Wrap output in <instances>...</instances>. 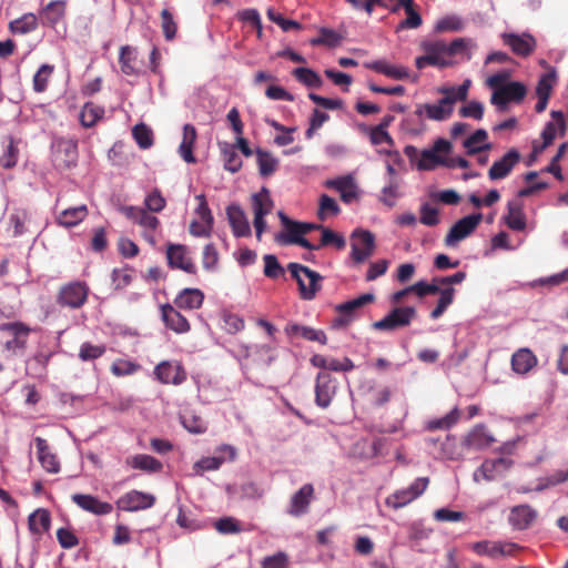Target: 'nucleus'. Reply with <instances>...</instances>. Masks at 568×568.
<instances>
[{"label": "nucleus", "instance_id": "nucleus-1", "mask_svg": "<svg viewBox=\"0 0 568 568\" xmlns=\"http://www.w3.org/2000/svg\"><path fill=\"white\" fill-rule=\"evenodd\" d=\"M509 72L503 71L493 74L487 80V85L493 89L490 103L496 105L499 111H506L509 103H520L527 94L524 83L509 82Z\"/></svg>", "mask_w": 568, "mask_h": 568}, {"label": "nucleus", "instance_id": "nucleus-39", "mask_svg": "<svg viewBox=\"0 0 568 568\" xmlns=\"http://www.w3.org/2000/svg\"><path fill=\"white\" fill-rule=\"evenodd\" d=\"M67 1L65 0H53L49 2L42 10L41 17L43 22L55 26L65 16Z\"/></svg>", "mask_w": 568, "mask_h": 568}, {"label": "nucleus", "instance_id": "nucleus-40", "mask_svg": "<svg viewBox=\"0 0 568 568\" xmlns=\"http://www.w3.org/2000/svg\"><path fill=\"white\" fill-rule=\"evenodd\" d=\"M488 139L486 130L478 129L469 138L464 141V148L467 150L468 155L480 153L481 151L490 150V143H484Z\"/></svg>", "mask_w": 568, "mask_h": 568}, {"label": "nucleus", "instance_id": "nucleus-64", "mask_svg": "<svg viewBox=\"0 0 568 568\" xmlns=\"http://www.w3.org/2000/svg\"><path fill=\"white\" fill-rule=\"evenodd\" d=\"M264 260V275L270 278H277L284 274V268L278 263L275 255L266 254Z\"/></svg>", "mask_w": 568, "mask_h": 568}, {"label": "nucleus", "instance_id": "nucleus-61", "mask_svg": "<svg viewBox=\"0 0 568 568\" xmlns=\"http://www.w3.org/2000/svg\"><path fill=\"white\" fill-rule=\"evenodd\" d=\"M52 71L53 67L49 64H42L39 68L33 77V89L36 92L45 91Z\"/></svg>", "mask_w": 568, "mask_h": 568}, {"label": "nucleus", "instance_id": "nucleus-10", "mask_svg": "<svg viewBox=\"0 0 568 568\" xmlns=\"http://www.w3.org/2000/svg\"><path fill=\"white\" fill-rule=\"evenodd\" d=\"M165 255L170 268L181 270L191 275L196 274V265L186 245L169 243L166 245Z\"/></svg>", "mask_w": 568, "mask_h": 568}, {"label": "nucleus", "instance_id": "nucleus-56", "mask_svg": "<svg viewBox=\"0 0 568 568\" xmlns=\"http://www.w3.org/2000/svg\"><path fill=\"white\" fill-rule=\"evenodd\" d=\"M132 135L136 142V144L141 149H149L153 145V132L152 130L144 123H139L133 126Z\"/></svg>", "mask_w": 568, "mask_h": 568}, {"label": "nucleus", "instance_id": "nucleus-9", "mask_svg": "<svg viewBox=\"0 0 568 568\" xmlns=\"http://www.w3.org/2000/svg\"><path fill=\"white\" fill-rule=\"evenodd\" d=\"M453 145L445 139H437L430 149H424L416 168L420 171H432L438 165L444 166L445 158L442 154L450 153Z\"/></svg>", "mask_w": 568, "mask_h": 568}, {"label": "nucleus", "instance_id": "nucleus-37", "mask_svg": "<svg viewBox=\"0 0 568 568\" xmlns=\"http://www.w3.org/2000/svg\"><path fill=\"white\" fill-rule=\"evenodd\" d=\"M125 465L132 469H139L146 473H159L162 470V463L153 456L138 454L125 459Z\"/></svg>", "mask_w": 568, "mask_h": 568}, {"label": "nucleus", "instance_id": "nucleus-41", "mask_svg": "<svg viewBox=\"0 0 568 568\" xmlns=\"http://www.w3.org/2000/svg\"><path fill=\"white\" fill-rule=\"evenodd\" d=\"M51 517L50 513L44 508H39L33 511L28 518L29 529L32 534L42 535L50 528Z\"/></svg>", "mask_w": 568, "mask_h": 568}, {"label": "nucleus", "instance_id": "nucleus-50", "mask_svg": "<svg viewBox=\"0 0 568 568\" xmlns=\"http://www.w3.org/2000/svg\"><path fill=\"white\" fill-rule=\"evenodd\" d=\"M104 114V110L92 103L88 102L83 105L80 112V122L84 128L93 126Z\"/></svg>", "mask_w": 568, "mask_h": 568}, {"label": "nucleus", "instance_id": "nucleus-5", "mask_svg": "<svg viewBox=\"0 0 568 568\" xmlns=\"http://www.w3.org/2000/svg\"><path fill=\"white\" fill-rule=\"evenodd\" d=\"M90 288L85 282L73 281L62 285L57 295V303L62 307L80 308L88 300Z\"/></svg>", "mask_w": 568, "mask_h": 568}, {"label": "nucleus", "instance_id": "nucleus-44", "mask_svg": "<svg viewBox=\"0 0 568 568\" xmlns=\"http://www.w3.org/2000/svg\"><path fill=\"white\" fill-rule=\"evenodd\" d=\"M273 205L270 191L266 187H263L261 192L252 195V207L256 216L257 213H261V216L270 214Z\"/></svg>", "mask_w": 568, "mask_h": 568}, {"label": "nucleus", "instance_id": "nucleus-45", "mask_svg": "<svg viewBox=\"0 0 568 568\" xmlns=\"http://www.w3.org/2000/svg\"><path fill=\"white\" fill-rule=\"evenodd\" d=\"M510 462L506 458H497V459H487L485 460L478 470L475 473V480H478V476L480 475L485 480H493L495 478V471L499 467H509Z\"/></svg>", "mask_w": 568, "mask_h": 568}, {"label": "nucleus", "instance_id": "nucleus-7", "mask_svg": "<svg viewBox=\"0 0 568 568\" xmlns=\"http://www.w3.org/2000/svg\"><path fill=\"white\" fill-rule=\"evenodd\" d=\"M31 331V327L22 322L0 324V332L8 333L10 336L3 345L4 349L12 355L23 353Z\"/></svg>", "mask_w": 568, "mask_h": 568}, {"label": "nucleus", "instance_id": "nucleus-4", "mask_svg": "<svg viewBox=\"0 0 568 568\" xmlns=\"http://www.w3.org/2000/svg\"><path fill=\"white\" fill-rule=\"evenodd\" d=\"M429 485L428 477L416 478L407 488L395 490L392 495L386 497L385 505L395 510L400 509L424 494Z\"/></svg>", "mask_w": 568, "mask_h": 568}, {"label": "nucleus", "instance_id": "nucleus-62", "mask_svg": "<svg viewBox=\"0 0 568 568\" xmlns=\"http://www.w3.org/2000/svg\"><path fill=\"white\" fill-rule=\"evenodd\" d=\"M144 204L148 211L159 213L164 210L166 201L163 197L161 191L159 189H154L151 193L146 195Z\"/></svg>", "mask_w": 568, "mask_h": 568}, {"label": "nucleus", "instance_id": "nucleus-23", "mask_svg": "<svg viewBox=\"0 0 568 568\" xmlns=\"http://www.w3.org/2000/svg\"><path fill=\"white\" fill-rule=\"evenodd\" d=\"M161 317L164 325L176 334H184L191 329L189 321L173 305H161Z\"/></svg>", "mask_w": 568, "mask_h": 568}, {"label": "nucleus", "instance_id": "nucleus-36", "mask_svg": "<svg viewBox=\"0 0 568 568\" xmlns=\"http://www.w3.org/2000/svg\"><path fill=\"white\" fill-rule=\"evenodd\" d=\"M494 438L487 433L484 425L475 426L464 438L463 445L471 449H483L488 447Z\"/></svg>", "mask_w": 568, "mask_h": 568}, {"label": "nucleus", "instance_id": "nucleus-48", "mask_svg": "<svg viewBox=\"0 0 568 568\" xmlns=\"http://www.w3.org/2000/svg\"><path fill=\"white\" fill-rule=\"evenodd\" d=\"M470 87V80H465L459 87H443L438 89V92L444 94L443 99L452 101V108L457 101H466L468 97V90Z\"/></svg>", "mask_w": 568, "mask_h": 568}, {"label": "nucleus", "instance_id": "nucleus-47", "mask_svg": "<svg viewBox=\"0 0 568 568\" xmlns=\"http://www.w3.org/2000/svg\"><path fill=\"white\" fill-rule=\"evenodd\" d=\"M38 28V18L33 13H27L9 23L12 33L26 34Z\"/></svg>", "mask_w": 568, "mask_h": 568}, {"label": "nucleus", "instance_id": "nucleus-2", "mask_svg": "<svg viewBox=\"0 0 568 568\" xmlns=\"http://www.w3.org/2000/svg\"><path fill=\"white\" fill-rule=\"evenodd\" d=\"M287 270L298 284L301 297L307 301L313 300L321 290L323 278L321 274L298 263H290Z\"/></svg>", "mask_w": 568, "mask_h": 568}, {"label": "nucleus", "instance_id": "nucleus-15", "mask_svg": "<svg viewBox=\"0 0 568 568\" xmlns=\"http://www.w3.org/2000/svg\"><path fill=\"white\" fill-rule=\"evenodd\" d=\"M483 220L481 213H475L458 220L445 236V244L453 246L470 235Z\"/></svg>", "mask_w": 568, "mask_h": 568}, {"label": "nucleus", "instance_id": "nucleus-24", "mask_svg": "<svg viewBox=\"0 0 568 568\" xmlns=\"http://www.w3.org/2000/svg\"><path fill=\"white\" fill-rule=\"evenodd\" d=\"M284 333L291 339L303 338L310 342H317L322 345L327 343V336L324 331L315 329L310 326L301 325L297 323H288L284 327Z\"/></svg>", "mask_w": 568, "mask_h": 568}, {"label": "nucleus", "instance_id": "nucleus-35", "mask_svg": "<svg viewBox=\"0 0 568 568\" xmlns=\"http://www.w3.org/2000/svg\"><path fill=\"white\" fill-rule=\"evenodd\" d=\"M204 294L199 288H184L174 300V305L181 310H197L202 306Z\"/></svg>", "mask_w": 568, "mask_h": 568}, {"label": "nucleus", "instance_id": "nucleus-3", "mask_svg": "<svg viewBox=\"0 0 568 568\" xmlns=\"http://www.w3.org/2000/svg\"><path fill=\"white\" fill-rule=\"evenodd\" d=\"M278 217L285 231L280 232L275 236V241L281 245L296 244L306 250H320V246H315L307 239L304 237L301 222L291 220L282 211L278 212Z\"/></svg>", "mask_w": 568, "mask_h": 568}, {"label": "nucleus", "instance_id": "nucleus-26", "mask_svg": "<svg viewBox=\"0 0 568 568\" xmlns=\"http://www.w3.org/2000/svg\"><path fill=\"white\" fill-rule=\"evenodd\" d=\"M10 225L13 227V235L21 236L32 232L36 221L32 212L24 207L14 209L9 217Z\"/></svg>", "mask_w": 568, "mask_h": 568}, {"label": "nucleus", "instance_id": "nucleus-46", "mask_svg": "<svg viewBox=\"0 0 568 568\" xmlns=\"http://www.w3.org/2000/svg\"><path fill=\"white\" fill-rule=\"evenodd\" d=\"M255 153L260 174L264 178L272 175L278 168V160L262 149H257Z\"/></svg>", "mask_w": 568, "mask_h": 568}, {"label": "nucleus", "instance_id": "nucleus-63", "mask_svg": "<svg viewBox=\"0 0 568 568\" xmlns=\"http://www.w3.org/2000/svg\"><path fill=\"white\" fill-rule=\"evenodd\" d=\"M290 558L284 551H277L272 556H266L261 562V568H288Z\"/></svg>", "mask_w": 568, "mask_h": 568}, {"label": "nucleus", "instance_id": "nucleus-51", "mask_svg": "<svg viewBox=\"0 0 568 568\" xmlns=\"http://www.w3.org/2000/svg\"><path fill=\"white\" fill-rule=\"evenodd\" d=\"M455 293L456 290L454 287H443L437 301V305L430 312V318L437 320L446 312L449 305H452L454 302Z\"/></svg>", "mask_w": 568, "mask_h": 568}, {"label": "nucleus", "instance_id": "nucleus-32", "mask_svg": "<svg viewBox=\"0 0 568 568\" xmlns=\"http://www.w3.org/2000/svg\"><path fill=\"white\" fill-rule=\"evenodd\" d=\"M365 67L394 80H405L409 78V71L407 68L403 65H392L385 60L367 62L365 63Z\"/></svg>", "mask_w": 568, "mask_h": 568}, {"label": "nucleus", "instance_id": "nucleus-8", "mask_svg": "<svg viewBox=\"0 0 568 568\" xmlns=\"http://www.w3.org/2000/svg\"><path fill=\"white\" fill-rule=\"evenodd\" d=\"M425 54L416 58V68L422 70L427 65L446 68L452 64L446 51V43L444 41H430L423 44Z\"/></svg>", "mask_w": 568, "mask_h": 568}, {"label": "nucleus", "instance_id": "nucleus-52", "mask_svg": "<svg viewBox=\"0 0 568 568\" xmlns=\"http://www.w3.org/2000/svg\"><path fill=\"white\" fill-rule=\"evenodd\" d=\"M136 55L135 50L130 45H123L120 49V68L121 71L126 75L136 74V69L134 67Z\"/></svg>", "mask_w": 568, "mask_h": 568}, {"label": "nucleus", "instance_id": "nucleus-16", "mask_svg": "<svg viewBox=\"0 0 568 568\" xmlns=\"http://www.w3.org/2000/svg\"><path fill=\"white\" fill-rule=\"evenodd\" d=\"M337 389V381L327 372H321L315 382V403L321 408H327Z\"/></svg>", "mask_w": 568, "mask_h": 568}, {"label": "nucleus", "instance_id": "nucleus-34", "mask_svg": "<svg viewBox=\"0 0 568 568\" xmlns=\"http://www.w3.org/2000/svg\"><path fill=\"white\" fill-rule=\"evenodd\" d=\"M89 214L88 206L81 204L62 210L57 215V223L63 227H73L81 223Z\"/></svg>", "mask_w": 568, "mask_h": 568}, {"label": "nucleus", "instance_id": "nucleus-60", "mask_svg": "<svg viewBox=\"0 0 568 568\" xmlns=\"http://www.w3.org/2000/svg\"><path fill=\"white\" fill-rule=\"evenodd\" d=\"M161 28L164 34V38L168 41H172L178 31V24L173 19L172 13L168 9H163L161 11Z\"/></svg>", "mask_w": 568, "mask_h": 568}, {"label": "nucleus", "instance_id": "nucleus-22", "mask_svg": "<svg viewBox=\"0 0 568 568\" xmlns=\"http://www.w3.org/2000/svg\"><path fill=\"white\" fill-rule=\"evenodd\" d=\"M314 498V487L311 484L303 485L292 497L287 513L293 517H301L308 511Z\"/></svg>", "mask_w": 568, "mask_h": 568}, {"label": "nucleus", "instance_id": "nucleus-27", "mask_svg": "<svg viewBox=\"0 0 568 568\" xmlns=\"http://www.w3.org/2000/svg\"><path fill=\"white\" fill-rule=\"evenodd\" d=\"M71 499L77 506L94 515H108L113 510L110 503L101 501L92 495L74 494Z\"/></svg>", "mask_w": 568, "mask_h": 568}, {"label": "nucleus", "instance_id": "nucleus-31", "mask_svg": "<svg viewBox=\"0 0 568 568\" xmlns=\"http://www.w3.org/2000/svg\"><path fill=\"white\" fill-rule=\"evenodd\" d=\"M197 132L194 125L184 124L182 141L179 145V154L186 163H195L196 159L193 155V148L196 142Z\"/></svg>", "mask_w": 568, "mask_h": 568}, {"label": "nucleus", "instance_id": "nucleus-59", "mask_svg": "<svg viewBox=\"0 0 568 568\" xmlns=\"http://www.w3.org/2000/svg\"><path fill=\"white\" fill-rule=\"evenodd\" d=\"M19 159V149L14 140L11 138L7 149L0 156V165L4 169H12L17 165Z\"/></svg>", "mask_w": 568, "mask_h": 568}, {"label": "nucleus", "instance_id": "nucleus-29", "mask_svg": "<svg viewBox=\"0 0 568 568\" xmlns=\"http://www.w3.org/2000/svg\"><path fill=\"white\" fill-rule=\"evenodd\" d=\"M37 447V456L41 466L51 474H57L60 471V463L48 445V442L42 437H36L34 439Z\"/></svg>", "mask_w": 568, "mask_h": 568}, {"label": "nucleus", "instance_id": "nucleus-21", "mask_svg": "<svg viewBox=\"0 0 568 568\" xmlns=\"http://www.w3.org/2000/svg\"><path fill=\"white\" fill-rule=\"evenodd\" d=\"M501 39L518 57H529L536 49V40L528 33H504Z\"/></svg>", "mask_w": 568, "mask_h": 568}, {"label": "nucleus", "instance_id": "nucleus-20", "mask_svg": "<svg viewBox=\"0 0 568 568\" xmlns=\"http://www.w3.org/2000/svg\"><path fill=\"white\" fill-rule=\"evenodd\" d=\"M521 155L517 149H510L501 159L495 161L488 170V178L491 181L506 179L519 164Z\"/></svg>", "mask_w": 568, "mask_h": 568}, {"label": "nucleus", "instance_id": "nucleus-25", "mask_svg": "<svg viewBox=\"0 0 568 568\" xmlns=\"http://www.w3.org/2000/svg\"><path fill=\"white\" fill-rule=\"evenodd\" d=\"M226 215L235 237L251 235V227L245 212L239 204H231L226 207Z\"/></svg>", "mask_w": 568, "mask_h": 568}, {"label": "nucleus", "instance_id": "nucleus-13", "mask_svg": "<svg viewBox=\"0 0 568 568\" xmlns=\"http://www.w3.org/2000/svg\"><path fill=\"white\" fill-rule=\"evenodd\" d=\"M351 257L356 264L364 263L375 250V236L366 230H355L352 233Z\"/></svg>", "mask_w": 568, "mask_h": 568}, {"label": "nucleus", "instance_id": "nucleus-58", "mask_svg": "<svg viewBox=\"0 0 568 568\" xmlns=\"http://www.w3.org/2000/svg\"><path fill=\"white\" fill-rule=\"evenodd\" d=\"M328 245H333L337 250H343L346 246L345 237L328 227H324L322 231L321 242L317 246L321 248Z\"/></svg>", "mask_w": 568, "mask_h": 568}, {"label": "nucleus", "instance_id": "nucleus-57", "mask_svg": "<svg viewBox=\"0 0 568 568\" xmlns=\"http://www.w3.org/2000/svg\"><path fill=\"white\" fill-rule=\"evenodd\" d=\"M140 368L141 366L133 361L119 358L112 363L110 369L114 376L123 377L135 374Z\"/></svg>", "mask_w": 568, "mask_h": 568}, {"label": "nucleus", "instance_id": "nucleus-43", "mask_svg": "<svg viewBox=\"0 0 568 568\" xmlns=\"http://www.w3.org/2000/svg\"><path fill=\"white\" fill-rule=\"evenodd\" d=\"M375 295L372 293L363 294L354 300L336 305L335 310L342 315H348L352 317L353 313L364 307L365 305L373 303Z\"/></svg>", "mask_w": 568, "mask_h": 568}, {"label": "nucleus", "instance_id": "nucleus-49", "mask_svg": "<svg viewBox=\"0 0 568 568\" xmlns=\"http://www.w3.org/2000/svg\"><path fill=\"white\" fill-rule=\"evenodd\" d=\"M460 412L457 407H455L445 416L428 420L425 425V428L430 432L437 429H449L458 422Z\"/></svg>", "mask_w": 568, "mask_h": 568}, {"label": "nucleus", "instance_id": "nucleus-19", "mask_svg": "<svg viewBox=\"0 0 568 568\" xmlns=\"http://www.w3.org/2000/svg\"><path fill=\"white\" fill-rule=\"evenodd\" d=\"M236 458V449L230 445H222L215 449L214 456L202 457L194 465L201 471L217 470L225 462Z\"/></svg>", "mask_w": 568, "mask_h": 568}, {"label": "nucleus", "instance_id": "nucleus-54", "mask_svg": "<svg viewBox=\"0 0 568 568\" xmlns=\"http://www.w3.org/2000/svg\"><path fill=\"white\" fill-rule=\"evenodd\" d=\"M339 212L341 209L333 197L327 194L321 195L317 211V217L321 221H325L328 216H336Z\"/></svg>", "mask_w": 568, "mask_h": 568}, {"label": "nucleus", "instance_id": "nucleus-30", "mask_svg": "<svg viewBox=\"0 0 568 568\" xmlns=\"http://www.w3.org/2000/svg\"><path fill=\"white\" fill-rule=\"evenodd\" d=\"M537 517L536 510L528 505L515 506L510 510L509 524L518 530L530 527Z\"/></svg>", "mask_w": 568, "mask_h": 568}, {"label": "nucleus", "instance_id": "nucleus-28", "mask_svg": "<svg viewBox=\"0 0 568 568\" xmlns=\"http://www.w3.org/2000/svg\"><path fill=\"white\" fill-rule=\"evenodd\" d=\"M550 115L552 121L548 122L541 132L542 148H548L554 142L557 134L560 136L565 135L567 129L566 120L561 111L552 110Z\"/></svg>", "mask_w": 568, "mask_h": 568}, {"label": "nucleus", "instance_id": "nucleus-6", "mask_svg": "<svg viewBox=\"0 0 568 568\" xmlns=\"http://www.w3.org/2000/svg\"><path fill=\"white\" fill-rule=\"evenodd\" d=\"M469 549L478 556L499 559L515 556L521 547L511 541L480 540L470 544Z\"/></svg>", "mask_w": 568, "mask_h": 568}, {"label": "nucleus", "instance_id": "nucleus-38", "mask_svg": "<svg viewBox=\"0 0 568 568\" xmlns=\"http://www.w3.org/2000/svg\"><path fill=\"white\" fill-rule=\"evenodd\" d=\"M425 115L429 120L445 121L453 114L452 101L448 99H439L437 103H425Z\"/></svg>", "mask_w": 568, "mask_h": 568}, {"label": "nucleus", "instance_id": "nucleus-53", "mask_svg": "<svg viewBox=\"0 0 568 568\" xmlns=\"http://www.w3.org/2000/svg\"><path fill=\"white\" fill-rule=\"evenodd\" d=\"M181 420L185 429L193 434H202L207 428L206 422L192 410L184 412Z\"/></svg>", "mask_w": 568, "mask_h": 568}, {"label": "nucleus", "instance_id": "nucleus-33", "mask_svg": "<svg viewBox=\"0 0 568 568\" xmlns=\"http://www.w3.org/2000/svg\"><path fill=\"white\" fill-rule=\"evenodd\" d=\"M538 363L536 355L529 348H520L511 356V368L515 373L525 375Z\"/></svg>", "mask_w": 568, "mask_h": 568}, {"label": "nucleus", "instance_id": "nucleus-18", "mask_svg": "<svg viewBox=\"0 0 568 568\" xmlns=\"http://www.w3.org/2000/svg\"><path fill=\"white\" fill-rule=\"evenodd\" d=\"M155 500V496L133 489L120 497L116 505L124 511H139L153 507Z\"/></svg>", "mask_w": 568, "mask_h": 568}, {"label": "nucleus", "instance_id": "nucleus-42", "mask_svg": "<svg viewBox=\"0 0 568 568\" xmlns=\"http://www.w3.org/2000/svg\"><path fill=\"white\" fill-rule=\"evenodd\" d=\"M292 75L303 85L310 89H320L323 85L321 75L310 68H295Z\"/></svg>", "mask_w": 568, "mask_h": 568}, {"label": "nucleus", "instance_id": "nucleus-17", "mask_svg": "<svg viewBox=\"0 0 568 568\" xmlns=\"http://www.w3.org/2000/svg\"><path fill=\"white\" fill-rule=\"evenodd\" d=\"M503 220L508 229L516 232H524L527 227L524 200L519 197L509 200Z\"/></svg>", "mask_w": 568, "mask_h": 568}, {"label": "nucleus", "instance_id": "nucleus-12", "mask_svg": "<svg viewBox=\"0 0 568 568\" xmlns=\"http://www.w3.org/2000/svg\"><path fill=\"white\" fill-rule=\"evenodd\" d=\"M415 317V307H395L384 318L374 322L373 328L377 331H394L400 327L408 326Z\"/></svg>", "mask_w": 568, "mask_h": 568}, {"label": "nucleus", "instance_id": "nucleus-14", "mask_svg": "<svg viewBox=\"0 0 568 568\" xmlns=\"http://www.w3.org/2000/svg\"><path fill=\"white\" fill-rule=\"evenodd\" d=\"M155 378L161 384L181 385L186 378L187 374L183 365L178 361H162L153 371Z\"/></svg>", "mask_w": 568, "mask_h": 568}, {"label": "nucleus", "instance_id": "nucleus-11", "mask_svg": "<svg viewBox=\"0 0 568 568\" xmlns=\"http://www.w3.org/2000/svg\"><path fill=\"white\" fill-rule=\"evenodd\" d=\"M78 144L70 139H59L52 145V162L59 170H68L77 164Z\"/></svg>", "mask_w": 568, "mask_h": 568}, {"label": "nucleus", "instance_id": "nucleus-55", "mask_svg": "<svg viewBox=\"0 0 568 568\" xmlns=\"http://www.w3.org/2000/svg\"><path fill=\"white\" fill-rule=\"evenodd\" d=\"M222 156L224 161V169L235 173L242 168V159L237 154L235 146L224 144L222 148Z\"/></svg>", "mask_w": 568, "mask_h": 568}]
</instances>
